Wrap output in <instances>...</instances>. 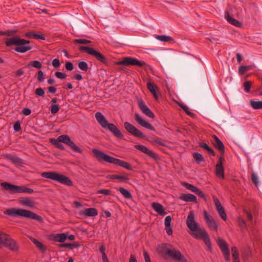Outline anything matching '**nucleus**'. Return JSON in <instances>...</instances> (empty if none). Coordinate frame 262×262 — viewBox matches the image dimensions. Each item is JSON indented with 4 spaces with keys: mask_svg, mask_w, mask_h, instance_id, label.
Listing matches in <instances>:
<instances>
[{
    "mask_svg": "<svg viewBox=\"0 0 262 262\" xmlns=\"http://www.w3.org/2000/svg\"><path fill=\"white\" fill-rule=\"evenodd\" d=\"M166 253L169 257L176 261L178 262H187L185 256L177 249H168L166 251Z\"/></svg>",
    "mask_w": 262,
    "mask_h": 262,
    "instance_id": "9b49d317",
    "label": "nucleus"
},
{
    "mask_svg": "<svg viewBox=\"0 0 262 262\" xmlns=\"http://www.w3.org/2000/svg\"><path fill=\"white\" fill-rule=\"evenodd\" d=\"M35 94L39 96H43L45 95V91L42 88H37L35 91Z\"/></svg>",
    "mask_w": 262,
    "mask_h": 262,
    "instance_id": "8fccbe9b",
    "label": "nucleus"
},
{
    "mask_svg": "<svg viewBox=\"0 0 262 262\" xmlns=\"http://www.w3.org/2000/svg\"><path fill=\"white\" fill-rule=\"evenodd\" d=\"M25 36L29 38L45 40V38L42 33H36L35 32H28L25 34Z\"/></svg>",
    "mask_w": 262,
    "mask_h": 262,
    "instance_id": "5701e85b",
    "label": "nucleus"
},
{
    "mask_svg": "<svg viewBox=\"0 0 262 262\" xmlns=\"http://www.w3.org/2000/svg\"><path fill=\"white\" fill-rule=\"evenodd\" d=\"M135 119L139 125L151 130H155L153 126L143 118L139 113H135Z\"/></svg>",
    "mask_w": 262,
    "mask_h": 262,
    "instance_id": "4468645a",
    "label": "nucleus"
},
{
    "mask_svg": "<svg viewBox=\"0 0 262 262\" xmlns=\"http://www.w3.org/2000/svg\"><path fill=\"white\" fill-rule=\"evenodd\" d=\"M193 157L198 163L204 161L203 156L199 152H194L193 154Z\"/></svg>",
    "mask_w": 262,
    "mask_h": 262,
    "instance_id": "e433bc0d",
    "label": "nucleus"
},
{
    "mask_svg": "<svg viewBox=\"0 0 262 262\" xmlns=\"http://www.w3.org/2000/svg\"><path fill=\"white\" fill-rule=\"evenodd\" d=\"M186 224L191 231V236L195 238L202 239L208 250L212 251V248L209 235L205 229L201 227L196 222L194 214L192 211H190L188 213Z\"/></svg>",
    "mask_w": 262,
    "mask_h": 262,
    "instance_id": "f257e3e1",
    "label": "nucleus"
},
{
    "mask_svg": "<svg viewBox=\"0 0 262 262\" xmlns=\"http://www.w3.org/2000/svg\"><path fill=\"white\" fill-rule=\"evenodd\" d=\"M171 222V218L170 216H167L165 219L164 224L165 226H170Z\"/></svg>",
    "mask_w": 262,
    "mask_h": 262,
    "instance_id": "bf43d9fd",
    "label": "nucleus"
},
{
    "mask_svg": "<svg viewBox=\"0 0 262 262\" xmlns=\"http://www.w3.org/2000/svg\"><path fill=\"white\" fill-rule=\"evenodd\" d=\"M165 230L168 235H170L172 234L173 231L170 226H165Z\"/></svg>",
    "mask_w": 262,
    "mask_h": 262,
    "instance_id": "0e129e2a",
    "label": "nucleus"
},
{
    "mask_svg": "<svg viewBox=\"0 0 262 262\" xmlns=\"http://www.w3.org/2000/svg\"><path fill=\"white\" fill-rule=\"evenodd\" d=\"M249 69V66H241L239 68L238 72L241 75H243Z\"/></svg>",
    "mask_w": 262,
    "mask_h": 262,
    "instance_id": "49530a36",
    "label": "nucleus"
},
{
    "mask_svg": "<svg viewBox=\"0 0 262 262\" xmlns=\"http://www.w3.org/2000/svg\"><path fill=\"white\" fill-rule=\"evenodd\" d=\"M116 64L117 65H122V66H137L140 67H144L146 64L145 62L143 61H140L136 58L127 57L123 58L122 60L117 61L116 62Z\"/></svg>",
    "mask_w": 262,
    "mask_h": 262,
    "instance_id": "9d476101",
    "label": "nucleus"
},
{
    "mask_svg": "<svg viewBox=\"0 0 262 262\" xmlns=\"http://www.w3.org/2000/svg\"><path fill=\"white\" fill-rule=\"evenodd\" d=\"M22 113L26 116L29 115L31 113V110L29 108H24L22 110Z\"/></svg>",
    "mask_w": 262,
    "mask_h": 262,
    "instance_id": "e2e57ef3",
    "label": "nucleus"
},
{
    "mask_svg": "<svg viewBox=\"0 0 262 262\" xmlns=\"http://www.w3.org/2000/svg\"><path fill=\"white\" fill-rule=\"evenodd\" d=\"M124 127L125 129L131 135L136 137H144L143 133L140 130L138 129L131 123L125 122L124 123Z\"/></svg>",
    "mask_w": 262,
    "mask_h": 262,
    "instance_id": "ddd939ff",
    "label": "nucleus"
},
{
    "mask_svg": "<svg viewBox=\"0 0 262 262\" xmlns=\"http://www.w3.org/2000/svg\"><path fill=\"white\" fill-rule=\"evenodd\" d=\"M18 202L24 206H28L31 208H34L35 207V203L28 198L20 199L18 200Z\"/></svg>",
    "mask_w": 262,
    "mask_h": 262,
    "instance_id": "393cba45",
    "label": "nucleus"
},
{
    "mask_svg": "<svg viewBox=\"0 0 262 262\" xmlns=\"http://www.w3.org/2000/svg\"><path fill=\"white\" fill-rule=\"evenodd\" d=\"M50 142L57 148L63 150L64 149V146L61 144L63 143L70 147L74 151L81 152V150L71 140L70 137L68 135H61L59 136L57 139L51 138L50 139Z\"/></svg>",
    "mask_w": 262,
    "mask_h": 262,
    "instance_id": "39448f33",
    "label": "nucleus"
},
{
    "mask_svg": "<svg viewBox=\"0 0 262 262\" xmlns=\"http://www.w3.org/2000/svg\"><path fill=\"white\" fill-rule=\"evenodd\" d=\"M183 186L194 193H195L198 189V187L186 182L183 183Z\"/></svg>",
    "mask_w": 262,
    "mask_h": 262,
    "instance_id": "58836bf2",
    "label": "nucleus"
},
{
    "mask_svg": "<svg viewBox=\"0 0 262 262\" xmlns=\"http://www.w3.org/2000/svg\"><path fill=\"white\" fill-rule=\"evenodd\" d=\"M153 142L158 144L161 145H164V143L163 141H162L159 138H157V137L155 138L154 139Z\"/></svg>",
    "mask_w": 262,
    "mask_h": 262,
    "instance_id": "680f3d73",
    "label": "nucleus"
},
{
    "mask_svg": "<svg viewBox=\"0 0 262 262\" xmlns=\"http://www.w3.org/2000/svg\"><path fill=\"white\" fill-rule=\"evenodd\" d=\"M224 16L226 20L230 24L237 27H240L242 26V23L233 18L232 16L230 15L228 11H227L225 12Z\"/></svg>",
    "mask_w": 262,
    "mask_h": 262,
    "instance_id": "aec40b11",
    "label": "nucleus"
},
{
    "mask_svg": "<svg viewBox=\"0 0 262 262\" xmlns=\"http://www.w3.org/2000/svg\"><path fill=\"white\" fill-rule=\"evenodd\" d=\"M143 255H144V258L145 262H151L150 257L146 251H144Z\"/></svg>",
    "mask_w": 262,
    "mask_h": 262,
    "instance_id": "69168bd1",
    "label": "nucleus"
},
{
    "mask_svg": "<svg viewBox=\"0 0 262 262\" xmlns=\"http://www.w3.org/2000/svg\"><path fill=\"white\" fill-rule=\"evenodd\" d=\"M180 199L181 200L187 202H196V196L190 193L183 194L180 196Z\"/></svg>",
    "mask_w": 262,
    "mask_h": 262,
    "instance_id": "b1692460",
    "label": "nucleus"
},
{
    "mask_svg": "<svg viewBox=\"0 0 262 262\" xmlns=\"http://www.w3.org/2000/svg\"><path fill=\"white\" fill-rule=\"evenodd\" d=\"M55 76L60 79H64L66 78L67 75L61 72H56L55 73Z\"/></svg>",
    "mask_w": 262,
    "mask_h": 262,
    "instance_id": "09e8293b",
    "label": "nucleus"
},
{
    "mask_svg": "<svg viewBox=\"0 0 262 262\" xmlns=\"http://www.w3.org/2000/svg\"><path fill=\"white\" fill-rule=\"evenodd\" d=\"M73 246L72 244H68V243H64V244H61L59 245V247L61 248H71V247Z\"/></svg>",
    "mask_w": 262,
    "mask_h": 262,
    "instance_id": "338daca9",
    "label": "nucleus"
},
{
    "mask_svg": "<svg viewBox=\"0 0 262 262\" xmlns=\"http://www.w3.org/2000/svg\"><path fill=\"white\" fill-rule=\"evenodd\" d=\"M4 246L14 252H16L19 249V246L16 241L11 238L9 236Z\"/></svg>",
    "mask_w": 262,
    "mask_h": 262,
    "instance_id": "a211bd4d",
    "label": "nucleus"
},
{
    "mask_svg": "<svg viewBox=\"0 0 262 262\" xmlns=\"http://www.w3.org/2000/svg\"><path fill=\"white\" fill-rule=\"evenodd\" d=\"M250 104L254 110L262 109V101L251 100Z\"/></svg>",
    "mask_w": 262,
    "mask_h": 262,
    "instance_id": "7c9ffc66",
    "label": "nucleus"
},
{
    "mask_svg": "<svg viewBox=\"0 0 262 262\" xmlns=\"http://www.w3.org/2000/svg\"><path fill=\"white\" fill-rule=\"evenodd\" d=\"M213 202L214 205L215 206L216 210L220 216V217L224 220H227V215L225 211L224 208L223 207L222 204H221L219 199L215 196L213 197Z\"/></svg>",
    "mask_w": 262,
    "mask_h": 262,
    "instance_id": "dca6fc26",
    "label": "nucleus"
},
{
    "mask_svg": "<svg viewBox=\"0 0 262 262\" xmlns=\"http://www.w3.org/2000/svg\"><path fill=\"white\" fill-rule=\"evenodd\" d=\"M7 158L14 163H19L21 162V159L15 156L8 155Z\"/></svg>",
    "mask_w": 262,
    "mask_h": 262,
    "instance_id": "ea45409f",
    "label": "nucleus"
},
{
    "mask_svg": "<svg viewBox=\"0 0 262 262\" xmlns=\"http://www.w3.org/2000/svg\"><path fill=\"white\" fill-rule=\"evenodd\" d=\"M156 38L163 42H167L172 39L170 36L166 35H158L156 37Z\"/></svg>",
    "mask_w": 262,
    "mask_h": 262,
    "instance_id": "a19ab883",
    "label": "nucleus"
},
{
    "mask_svg": "<svg viewBox=\"0 0 262 262\" xmlns=\"http://www.w3.org/2000/svg\"><path fill=\"white\" fill-rule=\"evenodd\" d=\"M25 73L24 70L23 69H19L16 71L14 72L16 77H20L22 76Z\"/></svg>",
    "mask_w": 262,
    "mask_h": 262,
    "instance_id": "052dcab7",
    "label": "nucleus"
},
{
    "mask_svg": "<svg viewBox=\"0 0 262 262\" xmlns=\"http://www.w3.org/2000/svg\"><path fill=\"white\" fill-rule=\"evenodd\" d=\"M107 178L111 179H117L119 180L120 182H124L129 180V178L125 176L116 174L110 175L107 177Z\"/></svg>",
    "mask_w": 262,
    "mask_h": 262,
    "instance_id": "2f4dec72",
    "label": "nucleus"
},
{
    "mask_svg": "<svg viewBox=\"0 0 262 262\" xmlns=\"http://www.w3.org/2000/svg\"><path fill=\"white\" fill-rule=\"evenodd\" d=\"M231 252L233 258V262H240L237 248L235 247H232Z\"/></svg>",
    "mask_w": 262,
    "mask_h": 262,
    "instance_id": "473e14b6",
    "label": "nucleus"
},
{
    "mask_svg": "<svg viewBox=\"0 0 262 262\" xmlns=\"http://www.w3.org/2000/svg\"><path fill=\"white\" fill-rule=\"evenodd\" d=\"M251 179H252V182L254 183L256 187H257L258 184V178H257V176L255 174L253 173L251 176Z\"/></svg>",
    "mask_w": 262,
    "mask_h": 262,
    "instance_id": "864d4df0",
    "label": "nucleus"
},
{
    "mask_svg": "<svg viewBox=\"0 0 262 262\" xmlns=\"http://www.w3.org/2000/svg\"><path fill=\"white\" fill-rule=\"evenodd\" d=\"M214 146L220 151L224 152L225 146L222 142L215 136H213Z\"/></svg>",
    "mask_w": 262,
    "mask_h": 262,
    "instance_id": "a878e982",
    "label": "nucleus"
},
{
    "mask_svg": "<svg viewBox=\"0 0 262 262\" xmlns=\"http://www.w3.org/2000/svg\"><path fill=\"white\" fill-rule=\"evenodd\" d=\"M225 259L226 261H229L230 259V252L229 250L222 251Z\"/></svg>",
    "mask_w": 262,
    "mask_h": 262,
    "instance_id": "603ef678",
    "label": "nucleus"
},
{
    "mask_svg": "<svg viewBox=\"0 0 262 262\" xmlns=\"http://www.w3.org/2000/svg\"><path fill=\"white\" fill-rule=\"evenodd\" d=\"M200 147L202 148L207 150L210 148L209 146L205 143H201L200 145Z\"/></svg>",
    "mask_w": 262,
    "mask_h": 262,
    "instance_id": "774afa93",
    "label": "nucleus"
},
{
    "mask_svg": "<svg viewBox=\"0 0 262 262\" xmlns=\"http://www.w3.org/2000/svg\"><path fill=\"white\" fill-rule=\"evenodd\" d=\"M135 147L137 149H138L141 151L146 154L151 158L155 159H157V155L155 152L147 148L146 146L142 145H136L135 146Z\"/></svg>",
    "mask_w": 262,
    "mask_h": 262,
    "instance_id": "6ab92c4d",
    "label": "nucleus"
},
{
    "mask_svg": "<svg viewBox=\"0 0 262 262\" xmlns=\"http://www.w3.org/2000/svg\"><path fill=\"white\" fill-rule=\"evenodd\" d=\"M147 88L148 90L152 93L155 99H158V96L156 91V86L151 82H149L147 83Z\"/></svg>",
    "mask_w": 262,
    "mask_h": 262,
    "instance_id": "c85d7f7f",
    "label": "nucleus"
},
{
    "mask_svg": "<svg viewBox=\"0 0 262 262\" xmlns=\"http://www.w3.org/2000/svg\"><path fill=\"white\" fill-rule=\"evenodd\" d=\"M180 106L181 107V108L185 112V113L189 115L190 116H193L194 115V114L193 113H191L189 111V108L187 106L184 105V104H181L180 105Z\"/></svg>",
    "mask_w": 262,
    "mask_h": 262,
    "instance_id": "a18cd8bd",
    "label": "nucleus"
},
{
    "mask_svg": "<svg viewBox=\"0 0 262 262\" xmlns=\"http://www.w3.org/2000/svg\"><path fill=\"white\" fill-rule=\"evenodd\" d=\"M4 213L11 216H21L35 220L40 222H42V219L41 216L25 209L13 208L7 209L4 212Z\"/></svg>",
    "mask_w": 262,
    "mask_h": 262,
    "instance_id": "423d86ee",
    "label": "nucleus"
},
{
    "mask_svg": "<svg viewBox=\"0 0 262 262\" xmlns=\"http://www.w3.org/2000/svg\"><path fill=\"white\" fill-rule=\"evenodd\" d=\"M195 193L196 194H197L200 198H203V199H204L205 200L206 199V196H205V194L202 191H201L199 188L195 192Z\"/></svg>",
    "mask_w": 262,
    "mask_h": 262,
    "instance_id": "13d9d810",
    "label": "nucleus"
},
{
    "mask_svg": "<svg viewBox=\"0 0 262 262\" xmlns=\"http://www.w3.org/2000/svg\"><path fill=\"white\" fill-rule=\"evenodd\" d=\"M78 68L83 71H87L88 70V64L85 61H79L78 63Z\"/></svg>",
    "mask_w": 262,
    "mask_h": 262,
    "instance_id": "4c0bfd02",
    "label": "nucleus"
},
{
    "mask_svg": "<svg viewBox=\"0 0 262 262\" xmlns=\"http://www.w3.org/2000/svg\"><path fill=\"white\" fill-rule=\"evenodd\" d=\"M80 214L87 216H95L98 214V212L95 208H89L81 211Z\"/></svg>",
    "mask_w": 262,
    "mask_h": 262,
    "instance_id": "4be33fe9",
    "label": "nucleus"
},
{
    "mask_svg": "<svg viewBox=\"0 0 262 262\" xmlns=\"http://www.w3.org/2000/svg\"><path fill=\"white\" fill-rule=\"evenodd\" d=\"M91 41L85 39H77L74 40V42L78 44L87 45L91 43Z\"/></svg>",
    "mask_w": 262,
    "mask_h": 262,
    "instance_id": "79ce46f5",
    "label": "nucleus"
},
{
    "mask_svg": "<svg viewBox=\"0 0 262 262\" xmlns=\"http://www.w3.org/2000/svg\"><path fill=\"white\" fill-rule=\"evenodd\" d=\"M37 79L39 82H42L45 80L43 73L42 71H39L37 73Z\"/></svg>",
    "mask_w": 262,
    "mask_h": 262,
    "instance_id": "de8ad7c7",
    "label": "nucleus"
},
{
    "mask_svg": "<svg viewBox=\"0 0 262 262\" xmlns=\"http://www.w3.org/2000/svg\"><path fill=\"white\" fill-rule=\"evenodd\" d=\"M95 118L100 125L104 129H108L115 137L121 139L123 136L121 131L113 123H108L107 120L100 112H97Z\"/></svg>",
    "mask_w": 262,
    "mask_h": 262,
    "instance_id": "20e7f679",
    "label": "nucleus"
},
{
    "mask_svg": "<svg viewBox=\"0 0 262 262\" xmlns=\"http://www.w3.org/2000/svg\"><path fill=\"white\" fill-rule=\"evenodd\" d=\"M30 240L33 243V244L39 249L41 252H45L46 251L45 246L40 242L36 239L35 238L30 237Z\"/></svg>",
    "mask_w": 262,
    "mask_h": 262,
    "instance_id": "cd10ccee",
    "label": "nucleus"
},
{
    "mask_svg": "<svg viewBox=\"0 0 262 262\" xmlns=\"http://www.w3.org/2000/svg\"><path fill=\"white\" fill-rule=\"evenodd\" d=\"M8 237L9 235L0 231V247L4 246Z\"/></svg>",
    "mask_w": 262,
    "mask_h": 262,
    "instance_id": "f704fd0d",
    "label": "nucleus"
},
{
    "mask_svg": "<svg viewBox=\"0 0 262 262\" xmlns=\"http://www.w3.org/2000/svg\"><path fill=\"white\" fill-rule=\"evenodd\" d=\"M138 105L141 112L146 116L152 119L155 118V115L153 112L142 100H139L138 101Z\"/></svg>",
    "mask_w": 262,
    "mask_h": 262,
    "instance_id": "f3484780",
    "label": "nucleus"
},
{
    "mask_svg": "<svg viewBox=\"0 0 262 262\" xmlns=\"http://www.w3.org/2000/svg\"><path fill=\"white\" fill-rule=\"evenodd\" d=\"M79 50L81 51H84L88 54L94 56L100 62L103 63H106V58L101 53L92 48L80 46L79 48Z\"/></svg>",
    "mask_w": 262,
    "mask_h": 262,
    "instance_id": "1a4fd4ad",
    "label": "nucleus"
},
{
    "mask_svg": "<svg viewBox=\"0 0 262 262\" xmlns=\"http://www.w3.org/2000/svg\"><path fill=\"white\" fill-rule=\"evenodd\" d=\"M29 40L21 39L18 36L8 38L5 41V45L7 47L14 45L17 46L15 48V51L21 53H26L32 49V47L29 45Z\"/></svg>",
    "mask_w": 262,
    "mask_h": 262,
    "instance_id": "7ed1b4c3",
    "label": "nucleus"
},
{
    "mask_svg": "<svg viewBox=\"0 0 262 262\" xmlns=\"http://www.w3.org/2000/svg\"><path fill=\"white\" fill-rule=\"evenodd\" d=\"M60 109V107L58 105L55 104H52L51 106V113L52 114H55L57 113Z\"/></svg>",
    "mask_w": 262,
    "mask_h": 262,
    "instance_id": "37998d69",
    "label": "nucleus"
},
{
    "mask_svg": "<svg viewBox=\"0 0 262 262\" xmlns=\"http://www.w3.org/2000/svg\"><path fill=\"white\" fill-rule=\"evenodd\" d=\"M151 207L159 214L163 216L166 214V212L165 211L164 208L161 204L154 202L151 204Z\"/></svg>",
    "mask_w": 262,
    "mask_h": 262,
    "instance_id": "412c9836",
    "label": "nucleus"
},
{
    "mask_svg": "<svg viewBox=\"0 0 262 262\" xmlns=\"http://www.w3.org/2000/svg\"><path fill=\"white\" fill-rule=\"evenodd\" d=\"M225 161L223 157H220L215 166V174L217 177L222 179L225 178L224 168L223 165Z\"/></svg>",
    "mask_w": 262,
    "mask_h": 262,
    "instance_id": "2eb2a0df",
    "label": "nucleus"
},
{
    "mask_svg": "<svg viewBox=\"0 0 262 262\" xmlns=\"http://www.w3.org/2000/svg\"><path fill=\"white\" fill-rule=\"evenodd\" d=\"M203 214L204 220L209 229L212 231H217L218 229V224L212 216L209 214L206 210H204Z\"/></svg>",
    "mask_w": 262,
    "mask_h": 262,
    "instance_id": "f8f14e48",
    "label": "nucleus"
},
{
    "mask_svg": "<svg viewBox=\"0 0 262 262\" xmlns=\"http://www.w3.org/2000/svg\"><path fill=\"white\" fill-rule=\"evenodd\" d=\"M14 130L18 132L21 129L20 123L19 121H17L15 123L13 126Z\"/></svg>",
    "mask_w": 262,
    "mask_h": 262,
    "instance_id": "4d7b16f0",
    "label": "nucleus"
},
{
    "mask_svg": "<svg viewBox=\"0 0 262 262\" xmlns=\"http://www.w3.org/2000/svg\"><path fill=\"white\" fill-rule=\"evenodd\" d=\"M28 67H33L37 69H40L41 68V63L38 60H34L29 62L28 64Z\"/></svg>",
    "mask_w": 262,
    "mask_h": 262,
    "instance_id": "c9c22d12",
    "label": "nucleus"
},
{
    "mask_svg": "<svg viewBox=\"0 0 262 262\" xmlns=\"http://www.w3.org/2000/svg\"><path fill=\"white\" fill-rule=\"evenodd\" d=\"M243 86L246 92L249 93L251 90V83L250 81H246L243 84Z\"/></svg>",
    "mask_w": 262,
    "mask_h": 262,
    "instance_id": "c03bdc74",
    "label": "nucleus"
},
{
    "mask_svg": "<svg viewBox=\"0 0 262 262\" xmlns=\"http://www.w3.org/2000/svg\"><path fill=\"white\" fill-rule=\"evenodd\" d=\"M216 242L222 251L229 250L227 243L224 239L219 237Z\"/></svg>",
    "mask_w": 262,
    "mask_h": 262,
    "instance_id": "bb28decb",
    "label": "nucleus"
},
{
    "mask_svg": "<svg viewBox=\"0 0 262 262\" xmlns=\"http://www.w3.org/2000/svg\"><path fill=\"white\" fill-rule=\"evenodd\" d=\"M66 69L70 71H71L73 70V64L72 62L70 61H68L66 63Z\"/></svg>",
    "mask_w": 262,
    "mask_h": 262,
    "instance_id": "5fc2aeb1",
    "label": "nucleus"
},
{
    "mask_svg": "<svg viewBox=\"0 0 262 262\" xmlns=\"http://www.w3.org/2000/svg\"><path fill=\"white\" fill-rule=\"evenodd\" d=\"M119 191L125 199H130L132 196L131 193L123 187L119 188Z\"/></svg>",
    "mask_w": 262,
    "mask_h": 262,
    "instance_id": "72a5a7b5",
    "label": "nucleus"
},
{
    "mask_svg": "<svg viewBox=\"0 0 262 262\" xmlns=\"http://www.w3.org/2000/svg\"><path fill=\"white\" fill-rule=\"evenodd\" d=\"M67 237L68 235L65 233L57 234L54 236V240L57 242L62 243L67 238Z\"/></svg>",
    "mask_w": 262,
    "mask_h": 262,
    "instance_id": "c756f323",
    "label": "nucleus"
},
{
    "mask_svg": "<svg viewBox=\"0 0 262 262\" xmlns=\"http://www.w3.org/2000/svg\"><path fill=\"white\" fill-rule=\"evenodd\" d=\"M93 152L97 159L100 162H106L109 163L120 166L127 170H132V166L126 162L111 157L97 149H93Z\"/></svg>",
    "mask_w": 262,
    "mask_h": 262,
    "instance_id": "f03ea898",
    "label": "nucleus"
},
{
    "mask_svg": "<svg viewBox=\"0 0 262 262\" xmlns=\"http://www.w3.org/2000/svg\"><path fill=\"white\" fill-rule=\"evenodd\" d=\"M41 176L69 186L73 185V182L69 177L55 171L42 172Z\"/></svg>",
    "mask_w": 262,
    "mask_h": 262,
    "instance_id": "0eeeda50",
    "label": "nucleus"
},
{
    "mask_svg": "<svg viewBox=\"0 0 262 262\" xmlns=\"http://www.w3.org/2000/svg\"><path fill=\"white\" fill-rule=\"evenodd\" d=\"M52 64V66L56 68L59 67L60 66L59 60L57 58L53 59Z\"/></svg>",
    "mask_w": 262,
    "mask_h": 262,
    "instance_id": "6e6d98bb",
    "label": "nucleus"
},
{
    "mask_svg": "<svg viewBox=\"0 0 262 262\" xmlns=\"http://www.w3.org/2000/svg\"><path fill=\"white\" fill-rule=\"evenodd\" d=\"M97 193L103 194L105 195H109L111 194V191L108 189H102L97 191Z\"/></svg>",
    "mask_w": 262,
    "mask_h": 262,
    "instance_id": "3c124183",
    "label": "nucleus"
},
{
    "mask_svg": "<svg viewBox=\"0 0 262 262\" xmlns=\"http://www.w3.org/2000/svg\"><path fill=\"white\" fill-rule=\"evenodd\" d=\"M1 186L6 190H9L12 193H26L31 194L34 192L32 188H29L25 186H19L11 184L7 182L1 183Z\"/></svg>",
    "mask_w": 262,
    "mask_h": 262,
    "instance_id": "6e6552de",
    "label": "nucleus"
}]
</instances>
